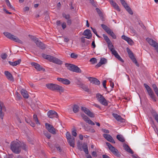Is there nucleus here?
Listing matches in <instances>:
<instances>
[{"mask_svg":"<svg viewBox=\"0 0 158 158\" xmlns=\"http://www.w3.org/2000/svg\"><path fill=\"white\" fill-rule=\"evenodd\" d=\"M45 126L46 127L48 131L54 135L56 134V132L55 130L53 127L49 123H45Z\"/></svg>","mask_w":158,"mask_h":158,"instance_id":"14","label":"nucleus"},{"mask_svg":"<svg viewBox=\"0 0 158 158\" xmlns=\"http://www.w3.org/2000/svg\"><path fill=\"white\" fill-rule=\"evenodd\" d=\"M63 29H64L66 27V23L65 22H64L61 25Z\"/></svg>","mask_w":158,"mask_h":158,"instance_id":"58","label":"nucleus"},{"mask_svg":"<svg viewBox=\"0 0 158 158\" xmlns=\"http://www.w3.org/2000/svg\"><path fill=\"white\" fill-rule=\"evenodd\" d=\"M146 40L150 45L153 47H155L158 45V44L152 39L147 38Z\"/></svg>","mask_w":158,"mask_h":158,"instance_id":"25","label":"nucleus"},{"mask_svg":"<svg viewBox=\"0 0 158 158\" xmlns=\"http://www.w3.org/2000/svg\"><path fill=\"white\" fill-rule=\"evenodd\" d=\"M96 10L98 13V14L99 16L100 17V18L102 20V21L104 20V18L103 17V14L102 12V11L98 9V8H96Z\"/></svg>","mask_w":158,"mask_h":158,"instance_id":"32","label":"nucleus"},{"mask_svg":"<svg viewBox=\"0 0 158 158\" xmlns=\"http://www.w3.org/2000/svg\"><path fill=\"white\" fill-rule=\"evenodd\" d=\"M47 115L48 117L50 118H58V117L57 113L54 110L49 111L48 112Z\"/></svg>","mask_w":158,"mask_h":158,"instance_id":"15","label":"nucleus"},{"mask_svg":"<svg viewBox=\"0 0 158 158\" xmlns=\"http://www.w3.org/2000/svg\"><path fill=\"white\" fill-rule=\"evenodd\" d=\"M96 97L98 101L101 104L105 106H107L108 103L106 100L101 94L99 93L97 94Z\"/></svg>","mask_w":158,"mask_h":158,"instance_id":"9","label":"nucleus"},{"mask_svg":"<svg viewBox=\"0 0 158 158\" xmlns=\"http://www.w3.org/2000/svg\"><path fill=\"white\" fill-rule=\"evenodd\" d=\"M111 52H112V54L114 56L118 53L114 49L111 51Z\"/></svg>","mask_w":158,"mask_h":158,"instance_id":"56","label":"nucleus"},{"mask_svg":"<svg viewBox=\"0 0 158 158\" xmlns=\"http://www.w3.org/2000/svg\"><path fill=\"white\" fill-rule=\"evenodd\" d=\"M115 57L117 59H118L120 61L123 62L124 61L122 59V58L118 54V53L116 55H115Z\"/></svg>","mask_w":158,"mask_h":158,"instance_id":"48","label":"nucleus"},{"mask_svg":"<svg viewBox=\"0 0 158 158\" xmlns=\"http://www.w3.org/2000/svg\"><path fill=\"white\" fill-rule=\"evenodd\" d=\"M77 145L79 150L81 151H82L83 150L85 154H88L89 151L88 148V146L86 143H84L82 145L81 144H80V142H78Z\"/></svg>","mask_w":158,"mask_h":158,"instance_id":"10","label":"nucleus"},{"mask_svg":"<svg viewBox=\"0 0 158 158\" xmlns=\"http://www.w3.org/2000/svg\"><path fill=\"white\" fill-rule=\"evenodd\" d=\"M102 36L104 40H105L106 41L107 43H109L111 41L110 39L109 38L107 37V35H106L105 34H103Z\"/></svg>","mask_w":158,"mask_h":158,"instance_id":"40","label":"nucleus"},{"mask_svg":"<svg viewBox=\"0 0 158 158\" xmlns=\"http://www.w3.org/2000/svg\"><path fill=\"white\" fill-rule=\"evenodd\" d=\"M127 41L130 44H132L133 43V41L130 38H128V40H127Z\"/></svg>","mask_w":158,"mask_h":158,"instance_id":"57","label":"nucleus"},{"mask_svg":"<svg viewBox=\"0 0 158 158\" xmlns=\"http://www.w3.org/2000/svg\"><path fill=\"white\" fill-rule=\"evenodd\" d=\"M75 82L77 85H79L80 86L82 85L83 84L81 81L80 78H76L75 80Z\"/></svg>","mask_w":158,"mask_h":158,"instance_id":"36","label":"nucleus"},{"mask_svg":"<svg viewBox=\"0 0 158 158\" xmlns=\"http://www.w3.org/2000/svg\"><path fill=\"white\" fill-rule=\"evenodd\" d=\"M80 87L85 91H88L89 89L88 87L83 84L82 85H81Z\"/></svg>","mask_w":158,"mask_h":158,"instance_id":"41","label":"nucleus"},{"mask_svg":"<svg viewBox=\"0 0 158 158\" xmlns=\"http://www.w3.org/2000/svg\"><path fill=\"white\" fill-rule=\"evenodd\" d=\"M127 51L129 57L131 59L133 62L135 63L136 65L138 67H139V64L136 58L135 57L133 53L128 48H127Z\"/></svg>","mask_w":158,"mask_h":158,"instance_id":"11","label":"nucleus"},{"mask_svg":"<svg viewBox=\"0 0 158 158\" xmlns=\"http://www.w3.org/2000/svg\"><path fill=\"white\" fill-rule=\"evenodd\" d=\"M15 95L18 99H20L21 97L20 95L17 92H16Z\"/></svg>","mask_w":158,"mask_h":158,"instance_id":"61","label":"nucleus"},{"mask_svg":"<svg viewBox=\"0 0 158 158\" xmlns=\"http://www.w3.org/2000/svg\"><path fill=\"white\" fill-rule=\"evenodd\" d=\"M42 56L44 58L47 60L50 61L52 59L51 58H52V56L44 53L42 54Z\"/></svg>","mask_w":158,"mask_h":158,"instance_id":"33","label":"nucleus"},{"mask_svg":"<svg viewBox=\"0 0 158 158\" xmlns=\"http://www.w3.org/2000/svg\"><path fill=\"white\" fill-rule=\"evenodd\" d=\"M66 137L70 146L73 148L75 147V138L72 136L70 133L68 131L66 133Z\"/></svg>","mask_w":158,"mask_h":158,"instance_id":"5","label":"nucleus"},{"mask_svg":"<svg viewBox=\"0 0 158 158\" xmlns=\"http://www.w3.org/2000/svg\"><path fill=\"white\" fill-rule=\"evenodd\" d=\"M6 5H7L11 9H14V8H13V7L10 4V3L9 2V1L8 0H6Z\"/></svg>","mask_w":158,"mask_h":158,"instance_id":"42","label":"nucleus"},{"mask_svg":"<svg viewBox=\"0 0 158 158\" xmlns=\"http://www.w3.org/2000/svg\"><path fill=\"white\" fill-rule=\"evenodd\" d=\"M128 38L129 37H128L124 35H123L122 36V39L125 40H126V41H127V40H128Z\"/></svg>","mask_w":158,"mask_h":158,"instance_id":"60","label":"nucleus"},{"mask_svg":"<svg viewBox=\"0 0 158 158\" xmlns=\"http://www.w3.org/2000/svg\"><path fill=\"white\" fill-rule=\"evenodd\" d=\"M44 135L48 138L50 139L51 137V135L47 131H44Z\"/></svg>","mask_w":158,"mask_h":158,"instance_id":"47","label":"nucleus"},{"mask_svg":"<svg viewBox=\"0 0 158 158\" xmlns=\"http://www.w3.org/2000/svg\"><path fill=\"white\" fill-rule=\"evenodd\" d=\"M88 78L91 83L95 85H100V81L96 78L89 77H88Z\"/></svg>","mask_w":158,"mask_h":158,"instance_id":"18","label":"nucleus"},{"mask_svg":"<svg viewBox=\"0 0 158 158\" xmlns=\"http://www.w3.org/2000/svg\"><path fill=\"white\" fill-rule=\"evenodd\" d=\"M81 116L85 122L89 118L87 116L85 115L84 114H81Z\"/></svg>","mask_w":158,"mask_h":158,"instance_id":"45","label":"nucleus"},{"mask_svg":"<svg viewBox=\"0 0 158 158\" xmlns=\"http://www.w3.org/2000/svg\"><path fill=\"white\" fill-rule=\"evenodd\" d=\"M106 80H104L103 81L102 83V85L104 88L106 89H107V87L106 86Z\"/></svg>","mask_w":158,"mask_h":158,"instance_id":"55","label":"nucleus"},{"mask_svg":"<svg viewBox=\"0 0 158 158\" xmlns=\"http://www.w3.org/2000/svg\"><path fill=\"white\" fill-rule=\"evenodd\" d=\"M87 123H88L89 124H91L92 125H95L94 123L89 118L85 122Z\"/></svg>","mask_w":158,"mask_h":158,"instance_id":"51","label":"nucleus"},{"mask_svg":"<svg viewBox=\"0 0 158 158\" xmlns=\"http://www.w3.org/2000/svg\"><path fill=\"white\" fill-rule=\"evenodd\" d=\"M10 147L11 151L16 154L19 153L21 151V148L25 150L26 149V145L25 143H19L16 141L11 142Z\"/></svg>","mask_w":158,"mask_h":158,"instance_id":"1","label":"nucleus"},{"mask_svg":"<svg viewBox=\"0 0 158 158\" xmlns=\"http://www.w3.org/2000/svg\"><path fill=\"white\" fill-rule=\"evenodd\" d=\"M102 130L103 132L106 133H109V131L108 130L105 129H102Z\"/></svg>","mask_w":158,"mask_h":158,"instance_id":"59","label":"nucleus"},{"mask_svg":"<svg viewBox=\"0 0 158 158\" xmlns=\"http://www.w3.org/2000/svg\"><path fill=\"white\" fill-rule=\"evenodd\" d=\"M52 57L50 62L58 64H62V61L60 59L53 56H52Z\"/></svg>","mask_w":158,"mask_h":158,"instance_id":"21","label":"nucleus"},{"mask_svg":"<svg viewBox=\"0 0 158 158\" xmlns=\"http://www.w3.org/2000/svg\"><path fill=\"white\" fill-rule=\"evenodd\" d=\"M102 36L104 40H105L106 41L107 43H109L111 41L110 39L109 38L107 37V35H106L105 34H103Z\"/></svg>","mask_w":158,"mask_h":158,"instance_id":"39","label":"nucleus"},{"mask_svg":"<svg viewBox=\"0 0 158 158\" xmlns=\"http://www.w3.org/2000/svg\"><path fill=\"white\" fill-rule=\"evenodd\" d=\"M79 107L77 105H75L74 106L73 108V110L75 113H76L79 111Z\"/></svg>","mask_w":158,"mask_h":158,"instance_id":"37","label":"nucleus"},{"mask_svg":"<svg viewBox=\"0 0 158 158\" xmlns=\"http://www.w3.org/2000/svg\"><path fill=\"white\" fill-rule=\"evenodd\" d=\"M110 4L113 6V7L118 11H120V9L118 5L114 2L113 0L110 1Z\"/></svg>","mask_w":158,"mask_h":158,"instance_id":"28","label":"nucleus"},{"mask_svg":"<svg viewBox=\"0 0 158 158\" xmlns=\"http://www.w3.org/2000/svg\"><path fill=\"white\" fill-rule=\"evenodd\" d=\"M152 114L154 117L155 119L158 123V114L156 112H153Z\"/></svg>","mask_w":158,"mask_h":158,"instance_id":"46","label":"nucleus"},{"mask_svg":"<svg viewBox=\"0 0 158 158\" xmlns=\"http://www.w3.org/2000/svg\"><path fill=\"white\" fill-rule=\"evenodd\" d=\"M152 88H153L154 90L156 89H158L156 85L155 84H153L152 85Z\"/></svg>","mask_w":158,"mask_h":158,"instance_id":"64","label":"nucleus"},{"mask_svg":"<svg viewBox=\"0 0 158 158\" xmlns=\"http://www.w3.org/2000/svg\"><path fill=\"white\" fill-rule=\"evenodd\" d=\"M1 56L3 59H5L6 58L7 55L6 53H3L2 54Z\"/></svg>","mask_w":158,"mask_h":158,"instance_id":"54","label":"nucleus"},{"mask_svg":"<svg viewBox=\"0 0 158 158\" xmlns=\"http://www.w3.org/2000/svg\"><path fill=\"white\" fill-rule=\"evenodd\" d=\"M110 86L112 88H113L114 87V84L113 82L111 81H110Z\"/></svg>","mask_w":158,"mask_h":158,"instance_id":"63","label":"nucleus"},{"mask_svg":"<svg viewBox=\"0 0 158 158\" xmlns=\"http://www.w3.org/2000/svg\"><path fill=\"white\" fill-rule=\"evenodd\" d=\"M144 85L147 91L148 94L150 98L154 101L156 102V98L152 89L146 84H144Z\"/></svg>","mask_w":158,"mask_h":158,"instance_id":"6","label":"nucleus"},{"mask_svg":"<svg viewBox=\"0 0 158 158\" xmlns=\"http://www.w3.org/2000/svg\"><path fill=\"white\" fill-rule=\"evenodd\" d=\"M122 5L129 14L131 15H133V13L132 11L126 2Z\"/></svg>","mask_w":158,"mask_h":158,"instance_id":"27","label":"nucleus"},{"mask_svg":"<svg viewBox=\"0 0 158 158\" xmlns=\"http://www.w3.org/2000/svg\"><path fill=\"white\" fill-rule=\"evenodd\" d=\"M4 74L7 79L11 82L14 81V78L11 73L8 71H5Z\"/></svg>","mask_w":158,"mask_h":158,"instance_id":"16","label":"nucleus"},{"mask_svg":"<svg viewBox=\"0 0 158 158\" xmlns=\"http://www.w3.org/2000/svg\"><path fill=\"white\" fill-rule=\"evenodd\" d=\"M106 144L108 146L109 150L114 155L118 157H120L121 156L120 154L118 152V150L113 146L110 143L108 142H106Z\"/></svg>","mask_w":158,"mask_h":158,"instance_id":"7","label":"nucleus"},{"mask_svg":"<svg viewBox=\"0 0 158 158\" xmlns=\"http://www.w3.org/2000/svg\"><path fill=\"white\" fill-rule=\"evenodd\" d=\"M21 61V59H19L18 60L13 62L9 61V63L10 65L13 66H14L19 64L20 63Z\"/></svg>","mask_w":158,"mask_h":158,"instance_id":"31","label":"nucleus"},{"mask_svg":"<svg viewBox=\"0 0 158 158\" xmlns=\"http://www.w3.org/2000/svg\"><path fill=\"white\" fill-rule=\"evenodd\" d=\"M31 64L32 66H34L37 71H40L41 70H43L44 71H45L44 69L39 64L37 63L32 62L31 63Z\"/></svg>","mask_w":158,"mask_h":158,"instance_id":"17","label":"nucleus"},{"mask_svg":"<svg viewBox=\"0 0 158 158\" xmlns=\"http://www.w3.org/2000/svg\"><path fill=\"white\" fill-rule=\"evenodd\" d=\"M42 56L44 58L47 60L50 61L52 59L51 58H52V56L44 53L42 54Z\"/></svg>","mask_w":158,"mask_h":158,"instance_id":"34","label":"nucleus"},{"mask_svg":"<svg viewBox=\"0 0 158 158\" xmlns=\"http://www.w3.org/2000/svg\"><path fill=\"white\" fill-rule=\"evenodd\" d=\"M103 136L108 141H109L112 143H115V142L113 138L110 135L104 134L103 135Z\"/></svg>","mask_w":158,"mask_h":158,"instance_id":"19","label":"nucleus"},{"mask_svg":"<svg viewBox=\"0 0 158 158\" xmlns=\"http://www.w3.org/2000/svg\"><path fill=\"white\" fill-rule=\"evenodd\" d=\"M91 28L93 32L98 37L100 38V36L98 35L97 31L96 29L92 27H91Z\"/></svg>","mask_w":158,"mask_h":158,"instance_id":"53","label":"nucleus"},{"mask_svg":"<svg viewBox=\"0 0 158 158\" xmlns=\"http://www.w3.org/2000/svg\"><path fill=\"white\" fill-rule=\"evenodd\" d=\"M67 23L68 25H70L71 24V20L70 19L67 20Z\"/></svg>","mask_w":158,"mask_h":158,"instance_id":"62","label":"nucleus"},{"mask_svg":"<svg viewBox=\"0 0 158 158\" xmlns=\"http://www.w3.org/2000/svg\"><path fill=\"white\" fill-rule=\"evenodd\" d=\"M70 56L72 58L76 59L78 55L75 54V53L73 52L71 54Z\"/></svg>","mask_w":158,"mask_h":158,"instance_id":"49","label":"nucleus"},{"mask_svg":"<svg viewBox=\"0 0 158 158\" xmlns=\"http://www.w3.org/2000/svg\"><path fill=\"white\" fill-rule=\"evenodd\" d=\"M83 35L86 36V38L89 39L91 38L92 36V34L91 33L89 29H86L85 30L83 33Z\"/></svg>","mask_w":158,"mask_h":158,"instance_id":"24","label":"nucleus"},{"mask_svg":"<svg viewBox=\"0 0 158 158\" xmlns=\"http://www.w3.org/2000/svg\"><path fill=\"white\" fill-rule=\"evenodd\" d=\"M6 109L3 103L0 101V118L3 119L4 114L3 111H6Z\"/></svg>","mask_w":158,"mask_h":158,"instance_id":"12","label":"nucleus"},{"mask_svg":"<svg viewBox=\"0 0 158 158\" xmlns=\"http://www.w3.org/2000/svg\"><path fill=\"white\" fill-rule=\"evenodd\" d=\"M21 93L22 95L25 98H28L29 95L27 92L24 89H22L21 90Z\"/></svg>","mask_w":158,"mask_h":158,"instance_id":"30","label":"nucleus"},{"mask_svg":"<svg viewBox=\"0 0 158 158\" xmlns=\"http://www.w3.org/2000/svg\"><path fill=\"white\" fill-rule=\"evenodd\" d=\"M81 110L89 117L91 118L94 117V114L91 112L89 109L85 107L82 106L81 107Z\"/></svg>","mask_w":158,"mask_h":158,"instance_id":"13","label":"nucleus"},{"mask_svg":"<svg viewBox=\"0 0 158 158\" xmlns=\"http://www.w3.org/2000/svg\"><path fill=\"white\" fill-rule=\"evenodd\" d=\"M65 66L70 71L77 73L81 72L80 69L75 65L66 63Z\"/></svg>","mask_w":158,"mask_h":158,"instance_id":"4","label":"nucleus"},{"mask_svg":"<svg viewBox=\"0 0 158 158\" xmlns=\"http://www.w3.org/2000/svg\"><path fill=\"white\" fill-rule=\"evenodd\" d=\"M117 139L119 141L123 142L125 141V140L123 136L121 135H118L116 136Z\"/></svg>","mask_w":158,"mask_h":158,"instance_id":"35","label":"nucleus"},{"mask_svg":"<svg viewBox=\"0 0 158 158\" xmlns=\"http://www.w3.org/2000/svg\"><path fill=\"white\" fill-rule=\"evenodd\" d=\"M29 36L32 40L35 41V42L36 41L37 39H38V38H36L35 37L31 35H29Z\"/></svg>","mask_w":158,"mask_h":158,"instance_id":"52","label":"nucleus"},{"mask_svg":"<svg viewBox=\"0 0 158 158\" xmlns=\"http://www.w3.org/2000/svg\"><path fill=\"white\" fill-rule=\"evenodd\" d=\"M46 87L49 89L52 90H56L60 92H63L64 89L61 86L53 83H48L46 85Z\"/></svg>","mask_w":158,"mask_h":158,"instance_id":"2","label":"nucleus"},{"mask_svg":"<svg viewBox=\"0 0 158 158\" xmlns=\"http://www.w3.org/2000/svg\"><path fill=\"white\" fill-rule=\"evenodd\" d=\"M73 130L72 131V135L76 137L77 136V130L75 128H73Z\"/></svg>","mask_w":158,"mask_h":158,"instance_id":"43","label":"nucleus"},{"mask_svg":"<svg viewBox=\"0 0 158 158\" xmlns=\"http://www.w3.org/2000/svg\"><path fill=\"white\" fill-rule=\"evenodd\" d=\"M57 80L62 83L63 84L66 85H69L70 83V81L68 79L66 78H57Z\"/></svg>","mask_w":158,"mask_h":158,"instance_id":"22","label":"nucleus"},{"mask_svg":"<svg viewBox=\"0 0 158 158\" xmlns=\"http://www.w3.org/2000/svg\"><path fill=\"white\" fill-rule=\"evenodd\" d=\"M36 45L41 49H44L45 48V45L41 42L38 39H37L36 41L35 42Z\"/></svg>","mask_w":158,"mask_h":158,"instance_id":"26","label":"nucleus"},{"mask_svg":"<svg viewBox=\"0 0 158 158\" xmlns=\"http://www.w3.org/2000/svg\"><path fill=\"white\" fill-rule=\"evenodd\" d=\"M101 27L109 35H110L113 39H115L116 38V36L114 34L113 31L108 27L107 26L104 24L101 25Z\"/></svg>","mask_w":158,"mask_h":158,"instance_id":"8","label":"nucleus"},{"mask_svg":"<svg viewBox=\"0 0 158 158\" xmlns=\"http://www.w3.org/2000/svg\"><path fill=\"white\" fill-rule=\"evenodd\" d=\"M90 61L92 62V64H94L97 62V59L95 58H92L90 60Z\"/></svg>","mask_w":158,"mask_h":158,"instance_id":"50","label":"nucleus"},{"mask_svg":"<svg viewBox=\"0 0 158 158\" xmlns=\"http://www.w3.org/2000/svg\"><path fill=\"white\" fill-rule=\"evenodd\" d=\"M112 115L118 121H119L121 122H123L125 121V119H124L122 118L120 115H119L113 113L112 114Z\"/></svg>","mask_w":158,"mask_h":158,"instance_id":"23","label":"nucleus"},{"mask_svg":"<svg viewBox=\"0 0 158 158\" xmlns=\"http://www.w3.org/2000/svg\"><path fill=\"white\" fill-rule=\"evenodd\" d=\"M3 34L6 37L11 40L21 44H22L23 43V42L17 37L11 34L10 33L5 32Z\"/></svg>","mask_w":158,"mask_h":158,"instance_id":"3","label":"nucleus"},{"mask_svg":"<svg viewBox=\"0 0 158 158\" xmlns=\"http://www.w3.org/2000/svg\"><path fill=\"white\" fill-rule=\"evenodd\" d=\"M62 16L63 17L65 18L67 20L70 19V16L69 14H66L65 13L62 14Z\"/></svg>","mask_w":158,"mask_h":158,"instance_id":"44","label":"nucleus"},{"mask_svg":"<svg viewBox=\"0 0 158 158\" xmlns=\"http://www.w3.org/2000/svg\"><path fill=\"white\" fill-rule=\"evenodd\" d=\"M123 147L124 148L125 150L129 153L131 154H133L134 153V152L131 149V148L127 144H123Z\"/></svg>","mask_w":158,"mask_h":158,"instance_id":"29","label":"nucleus"},{"mask_svg":"<svg viewBox=\"0 0 158 158\" xmlns=\"http://www.w3.org/2000/svg\"><path fill=\"white\" fill-rule=\"evenodd\" d=\"M107 62V59L104 58L102 57L100 59V62L96 65V67L98 68L101 66L102 64H104Z\"/></svg>","mask_w":158,"mask_h":158,"instance_id":"20","label":"nucleus"},{"mask_svg":"<svg viewBox=\"0 0 158 158\" xmlns=\"http://www.w3.org/2000/svg\"><path fill=\"white\" fill-rule=\"evenodd\" d=\"M33 118L36 124H40L36 115L34 114L33 116Z\"/></svg>","mask_w":158,"mask_h":158,"instance_id":"38","label":"nucleus"}]
</instances>
